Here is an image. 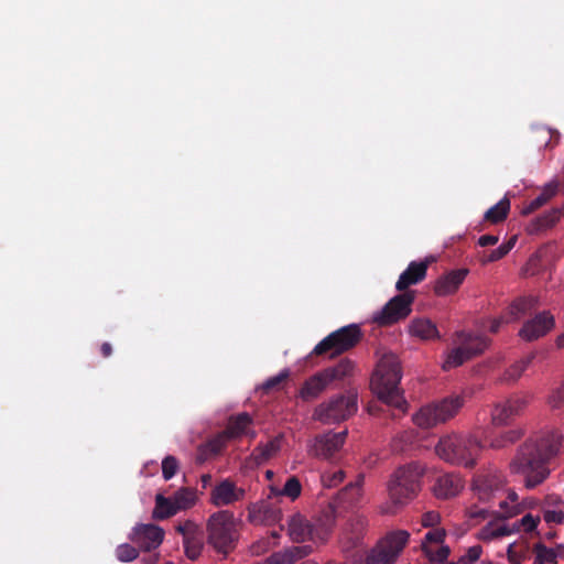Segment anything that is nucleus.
I'll list each match as a JSON object with an SVG mask.
<instances>
[{
	"label": "nucleus",
	"instance_id": "nucleus-47",
	"mask_svg": "<svg viewBox=\"0 0 564 564\" xmlns=\"http://www.w3.org/2000/svg\"><path fill=\"white\" fill-rule=\"evenodd\" d=\"M547 403L552 409H561L564 405V381L551 392Z\"/></svg>",
	"mask_w": 564,
	"mask_h": 564
},
{
	"label": "nucleus",
	"instance_id": "nucleus-41",
	"mask_svg": "<svg viewBox=\"0 0 564 564\" xmlns=\"http://www.w3.org/2000/svg\"><path fill=\"white\" fill-rule=\"evenodd\" d=\"M539 522H540L539 516L533 517L531 513H527L520 520H516L513 523H514L516 532L523 531V532L529 533V532H532L533 530H535Z\"/></svg>",
	"mask_w": 564,
	"mask_h": 564
},
{
	"label": "nucleus",
	"instance_id": "nucleus-27",
	"mask_svg": "<svg viewBox=\"0 0 564 564\" xmlns=\"http://www.w3.org/2000/svg\"><path fill=\"white\" fill-rule=\"evenodd\" d=\"M177 512L178 509L172 498H166L163 494L155 496V506L152 511V518L154 520H165L175 516Z\"/></svg>",
	"mask_w": 564,
	"mask_h": 564
},
{
	"label": "nucleus",
	"instance_id": "nucleus-50",
	"mask_svg": "<svg viewBox=\"0 0 564 564\" xmlns=\"http://www.w3.org/2000/svg\"><path fill=\"white\" fill-rule=\"evenodd\" d=\"M508 254V246L500 245L497 249L491 250L487 256L481 259L482 263L495 262Z\"/></svg>",
	"mask_w": 564,
	"mask_h": 564
},
{
	"label": "nucleus",
	"instance_id": "nucleus-3",
	"mask_svg": "<svg viewBox=\"0 0 564 564\" xmlns=\"http://www.w3.org/2000/svg\"><path fill=\"white\" fill-rule=\"evenodd\" d=\"M423 468L409 464L398 468L388 482L389 501L380 506L382 514H394L413 500L421 490Z\"/></svg>",
	"mask_w": 564,
	"mask_h": 564
},
{
	"label": "nucleus",
	"instance_id": "nucleus-40",
	"mask_svg": "<svg viewBox=\"0 0 564 564\" xmlns=\"http://www.w3.org/2000/svg\"><path fill=\"white\" fill-rule=\"evenodd\" d=\"M290 377V370L284 369L276 376H273L265 380L262 386L261 390L265 393H269L272 390H279L281 388V384L285 382Z\"/></svg>",
	"mask_w": 564,
	"mask_h": 564
},
{
	"label": "nucleus",
	"instance_id": "nucleus-29",
	"mask_svg": "<svg viewBox=\"0 0 564 564\" xmlns=\"http://www.w3.org/2000/svg\"><path fill=\"white\" fill-rule=\"evenodd\" d=\"M536 305V299L533 296H524L514 300L508 310L509 321H517L528 314Z\"/></svg>",
	"mask_w": 564,
	"mask_h": 564
},
{
	"label": "nucleus",
	"instance_id": "nucleus-30",
	"mask_svg": "<svg viewBox=\"0 0 564 564\" xmlns=\"http://www.w3.org/2000/svg\"><path fill=\"white\" fill-rule=\"evenodd\" d=\"M301 491H302V486H301L300 480L297 479V477L292 476V477L288 478V480L284 484L282 489L271 486L269 498L285 496V497H289L293 501L300 497Z\"/></svg>",
	"mask_w": 564,
	"mask_h": 564
},
{
	"label": "nucleus",
	"instance_id": "nucleus-26",
	"mask_svg": "<svg viewBox=\"0 0 564 564\" xmlns=\"http://www.w3.org/2000/svg\"><path fill=\"white\" fill-rule=\"evenodd\" d=\"M289 534L295 542H304L311 538L312 528L300 514L293 516L289 521Z\"/></svg>",
	"mask_w": 564,
	"mask_h": 564
},
{
	"label": "nucleus",
	"instance_id": "nucleus-25",
	"mask_svg": "<svg viewBox=\"0 0 564 564\" xmlns=\"http://www.w3.org/2000/svg\"><path fill=\"white\" fill-rule=\"evenodd\" d=\"M229 441L230 437L225 433V431L218 433L216 436L199 447L200 459H207L212 456L220 454Z\"/></svg>",
	"mask_w": 564,
	"mask_h": 564
},
{
	"label": "nucleus",
	"instance_id": "nucleus-35",
	"mask_svg": "<svg viewBox=\"0 0 564 564\" xmlns=\"http://www.w3.org/2000/svg\"><path fill=\"white\" fill-rule=\"evenodd\" d=\"M556 194V186L547 185L543 192L532 199L523 209L524 215L532 214L533 212L545 205Z\"/></svg>",
	"mask_w": 564,
	"mask_h": 564
},
{
	"label": "nucleus",
	"instance_id": "nucleus-19",
	"mask_svg": "<svg viewBox=\"0 0 564 564\" xmlns=\"http://www.w3.org/2000/svg\"><path fill=\"white\" fill-rule=\"evenodd\" d=\"M367 527L368 519L366 517L354 516L350 518L341 536L345 550H350L361 543Z\"/></svg>",
	"mask_w": 564,
	"mask_h": 564
},
{
	"label": "nucleus",
	"instance_id": "nucleus-5",
	"mask_svg": "<svg viewBox=\"0 0 564 564\" xmlns=\"http://www.w3.org/2000/svg\"><path fill=\"white\" fill-rule=\"evenodd\" d=\"M207 541L218 552L228 554L234 550L237 531L234 513L220 510L213 513L207 521Z\"/></svg>",
	"mask_w": 564,
	"mask_h": 564
},
{
	"label": "nucleus",
	"instance_id": "nucleus-45",
	"mask_svg": "<svg viewBox=\"0 0 564 564\" xmlns=\"http://www.w3.org/2000/svg\"><path fill=\"white\" fill-rule=\"evenodd\" d=\"M345 478V473L343 470L335 471H325L322 475V482L327 488H333L338 486Z\"/></svg>",
	"mask_w": 564,
	"mask_h": 564
},
{
	"label": "nucleus",
	"instance_id": "nucleus-22",
	"mask_svg": "<svg viewBox=\"0 0 564 564\" xmlns=\"http://www.w3.org/2000/svg\"><path fill=\"white\" fill-rule=\"evenodd\" d=\"M409 333L422 340H432L441 338L435 323L425 317H417L409 324Z\"/></svg>",
	"mask_w": 564,
	"mask_h": 564
},
{
	"label": "nucleus",
	"instance_id": "nucleus-51",
	"mask_svg": "<svg viewBox=\"0 0 564 564\" xmlns=\"http://www.w3.org/2000/svg\"><path fill=\"white\" fill-rule=\"evenodd\" d=\"M555 561V554L544 546H538V553L534 558V564L552 563Z\"/></svg>",
	"mask_w": 564,
	"mask_h": 564
},
{
	"label": "nucleus",
	"instance_id": "nucleus-46",
	"mask_svg": "<svg viewBox=\"0 0 564 564\" xmlns=\"http://www.w3.org/2000/svg\"><path fill=\"white\" fill-rule=\"evenodd\" d=\"M335 519H336V508H335V505L334 503H328V506L323 510V513H322V517H321V522H322V525L324 527V529L326 531H329L334 523H335Z\"/></svg>",
	"mask_w": 564,
	"mask_h": 564
},
{
	"label": "nucleus",
	"instance_id": "nucleus-31",
	"mask_svg": "<svg viewBox=\"0 0 564 564\" xmlns=\"http://www.w3.org/2000/svg\"><path fill=\"white\" fill-rule=\"evenodd\" d=\"M510 210V202L507 198H502L496 205L490 207L485 214V220L491 224H499L503 221Z\"/></svg>",
	"mask_w": 564,
	"mask_h": 564
},
{
	"label": "nucleus",
	"instance_id": "nucleus-62",
	"mask_svg": "<svg viewBox=\"0 0 564 564\" xmlns=\"http://www.w3.org/2000/svg\"><path fill=\"white\" fill-rule=\"evenodd\" d=\"M557 345H558L560 347H564V333H563L561 336H558V338H557Z\"/></svg>",
	"mask_w": 564,
	"mask_h": 564
},
{
	"label": "nucleus",
	"instance_id": "nucleus-54",
	"mask_svg": "<svg viewBox=\"0 0 564 564\" xmlns=\"http://www.w3.org/2000/svg\"><path fill=\"white\" fill-rule=\"evenodd\" d=\"M440 521V514L434 511H430L423 514V525L424 527H434Z\"/></svg>",
	"mask_w": 564,
	"mask_h": 564
},
{
	"label": "nucleus",
	"instance_id": "nucleus-28",
	"mask_svg": "<svg viewBox=\"0 0 564 564\" xmlns=\"http://www.w3.org/2000/svg\"><path fill=\"white\" fill-rule=\"evenodd\" d=\"M507 518H503L506 520ZM516 533L514 523L507 521L490 522L482 529V538L487 540L498 539Z\"/></svg>",
	"mask_w": 564,
	"mask_h": 564
},
{
	"label": "nucleus",
	"instance_id": "nucleus-42",
	"mask_svg": "<svg viewBox=\"0 0 564 564\" xmlns=\"http://www.w3.org/2000/svg\"><path fill=\"white\" fill-rule=\"evenodd\" d=\"M116 556L120 562H132L139 556V550L128 543L117 546Z\"/></svg>",
	"mask_w": 564,
	"mask_h": 564
},
{
	"label": "nucleus",
	"instance_id": "nucleus-20",
	"mask_svg": "<svg viewBox=\"0 0 564 564\" xmlns=\"http://www.w3.org/2000/svg\"><path fill=\"white\" fill-rule=\"evenodd\" d=\"M468 269L452 270L444 275L440 276L434 285V292L438 296H446L454 294L465 281Z\"/></svg>",
	"mask_w": 564,
	"mask_h": 564
},
{
	"label": "nucleus",
	"instance_id": "nucleus-57",
	"mask_svg": "<svg viewBox=\"0 0 564 564\" xmlns=\"http://www.w3.org/2000/svg\"><path fill=\"white\" fill-rule=\"evenodd\" d=\"M488 511L486 509H470L469 517L475 519H486Z\"/></svg>",
	"mask_w": 564,
	"mask_h": 564
},
{
	"label": "nucleus",
	"instance_id": "nucleus-2",
	"mask_svg": "<svg viewBox=\"0 0 564 564\" xmlns=\"http://www.w3.org/2000/svg\"><path fill=\"white\" fill-rule=\"evenodd\" d=\"M401 377L399 358L394 354H386L379 360L372 375L371 388L382 402L404 414L408 403L399 388Z\"/></svg>",
	"mask_w": 564,
	"mask_h": 564
},
{
	"label": "nucleus",
	"instance_id": "nucleus-64",
	"mask_svg": "<svg viewBox=\"0 0 564 564\" xmlns=\"http://www.w3.org/2000/svg\"><path fill=\"white\" fill-rule=\"evenodd\" d=\"M147 564H156V563H155L154 558L150 557Z\"/></svg>",
	"mask_w": 564,
	"mask_h": 564
},
{
	"label": "nucleus",
	"instance_id": "nucleus-1",
	"mask_svg": "<svg viewBox=\"0 0 564 564\" xmlns=\"http://www.w3.org/2000/svg\"><path fill=\"white\" fill-rule=\"evenodd\" d=\"M562 440L557 431H546L529 437L518 447L509 466L511 473L523 477L525 488L533 489L549 478L551 463L560 453Z\"/></svg>",
	"mask_w": 564,
	"mask_h": 564
},
{
	"label": "nucleus",
	"instance_id": "nucleus-38",
	"mask_svg": "<svg viewBox=\"0 0 564 564\" xmlns=\"http://www.w3.org/2000/svg\"><path fill=\"white\" fill-rule=\"evenodd\" d=\"M522 436V432L520 430H510L501 434L499 437L494 438L490 442V447L499 449L503 448L510 444L516 443Z\"/></svg>",
	"mask_w": 564,
	"mask_h": 564
},
{
	"label": "nucleus",
	"instance_id": "nucleus-33",
	"mask_svg": "<svg viewBox=\"0 0 564 564\" xmlns=\"http://www.w3.org/2000/svg\"><path fill=\"white\" fill-rule=\"evenodd\" d=\"M172 499L178 511H181L189 509L195 505L196 495L192 488L182 487L173 495Z\"/></svg>",
	"mask_w": 564,
	"mask_h": 564
},
{
	"label": "nucleus",
	"instance_id": "nucleus-12",
	"mask_svg": "<svg viewBox=\"0 0 564 564\" xmlns=\"http://www.w3.org/2000/svg\"><path fill=\"white\" fill-rule=\"evenodd\" d=\"M414 292H402L393 296L373 317L381 326H389L406 318L412 312Z\"/></svg>",
	"mask_w": 564,
	"mask_h": 564
},
{
	"label": "nucleus",
	"instance_id": "nucleus-17",
	"mask_svg": "<svg viewBox=\"0 0 564 564\" xmlns=\"http://www.w3.org/2000/svg\"><path fill=\"white\" fill-rule=\"evenodd\" d=\"M553 326V316L549 312H542L524 323L519 330V336L527 341H532L544 336Z\"/></svg>",
	"mask_w": 564,
	"mask_h": 564
},
{
	"label": "nucleus",
	"instance_id": "nucleus-15",
	"mask_svg": "<svg viewBox=\"0 0 564 564\" xmlns=\"http://www.w3.org/2000/svg\"><path fill=\"white\" fill-rule=\"evenodd\" d=\"M164 534V530L156 524L141 523L132 529L129 539L132 543L138 545L140 550L150 552L161 545Z\"/></svg>",
	"mask_w": 564,
	"mask_h": 564
},
{
	"label": "nucleus",
	"instance_id": "nucleus-11",
	"mask_svg": "<svg viewBox=\"0 0 564 564\" xmlns=\"http://www.w3.org/2000/svg\"><path fill=\"white\" fill-rule=\"evenodd\" d=\"M410 534L405 530H397L388 533L370 551L366 564H394L399 554L409 541Z\"/></svg>",
	"mask_w": 564,
	"mask_h": 564
},
{
	"label": "nucleus",
	"instance_id": "nucleus-37",
	"mask_svg": "<svg viewBox=\"0 0 564 564\" xmlns=\"http://www.w3.org/2000/svg\"><path fill=\"white\" fill-rule=\"evenodd\" d=\"M514 416L513 413L509 410L508 401H503L497 403L491 411V421L495 425H503L507 424L508 421Z\"/></svg>",
	"mask_w": 564,
	"mask_h": 564
},
{
	"label": "nucleus",
	"instance_id": "nucleus-56",
	"mask_svg": "<svg viewBox=\"0 0 564 564\" xmlns=\"http://www.w3.org/2000/svg\"><path fill=\"white\" fill-rule=\"evenodd\" d=\"M562 503H563L562 500L557 496L550 495V496H546V498L544 500L543 508L549 509V508L553 507L554 509H558L557 507L561 506Z\"/></svg>",
	"mask_w": 564,
	"mask_h": 564
},
{
	"label": "nucleus",
	"instance_id": "nucleus-4",
	"mask_svg": "<svg viewBox=\"0 0 564 564\" xmlns=\"http://www.w3.org/2000/svg\"><path fill=\"white\" fill-rule=\"evenodd\" d=\"M482 449L480 441L474 435L452 434L442 437L435 452L443 460L465 467H474Z\"/></svg>",
	"mask_w": 564,
	"mask_h": 564
},
{
	"label": "nucleus",
	"instance_id": "nucleus-23",
	"mask_svg": "<svg viewBox=\"0 0 564 564\" xmlns=\"http://www.w3.org/2000/svg\"><path fill=\"white\" fill-rule=\"evenodd\" d=\"M282 440H283V435L280 434V435H276L273 438H271L265 444H262V443L258 444L251 454L256 464L262 465V464L267 463L269 459H271L272 457H274L281 449Z\"/></svg>",
	"mask_w": 564,
	"mask_h": 564
},
{
	"label": "nucleus",
	"instance_id": "nucleus-7",
	"mask_svg": "<svg viewBox=\"0 0 564 564\" xmlns=\"http://www.w3.org/2000/svg\"><path fill=\"white\" fill-rule=\"evenodd\" d=\"M354 368L351 360L348 358L340 359L337 365L325 368L305 380L300 390V397L304 401L316 399L330 383L350 377Z\"/></svg>",
	"mask_w": 564,
	"mask_h": 564
},
{
	"label": "nucleus",
	"instance_id": "nucleus-44",
	"mask_svg": "<svg viewBox=\"0 0 564 564\" xmlns=\"http://www.w3.org/2000/svg\"><path fill=\"white\" fill-rule=\"evenodd\" d=\"M178 462L177 459L169 455L162 462V475L165 480H170L177 471Z\"/></svg>",
	"mask_w": 564,
	"mask_h": 564
},
{
	"label": "nucleus",
	"instance_id": "nucleus-48",
	"mask_svg": "<svg viewBox=\"0 0 564 564\" xmlns=\"http://www.w3.org/2000/svg\"><path fill=\"white\" fill-rule=\"evenodd\" d=\"M543 518L546 523L561 524L564 522V511L562 509L543 508Z\"/></svg>",
	"mask_w": 564,
	"mask_h": 564
},
{
	"label": "nucleus",
	"instance_id": "nucleus-13",
	"mask_svg": "<svg viewBox=\"0 0 564 564\" xmlns=\"http://www.w3.org/2000/svg\"><path fill=\"white\" fill-rule=\"evenodd\" d=\"M347 437V431L333 432L318 434L314 437L310 447V453L322 459L330 460L341 449Z\"/></svg>",
	"mask_w": 564,
	"mask_h": 564
},
{
	"label": "nucleus",
	"instance_id": "nucleus-53",
	"mask_svg": "<svg viewBox=\"0 0 564 564\" xmlns=\"http://www.w3.org/2000/svg\"><path fill=\"white\" fill-rule=\"evenodd\" d=\"M445 538V531L443 529H434L425 534V540L433 543H442Z\"/></svg>",
	"mask_w": 564,
	"mask_h": 564
},
{
	"label": "nucleus",
	"instance_id": "nucleus-9",
	"mask_svg": "<svg viewBox=\"0 0 564 564\" xmlns=\"http://www.w3.org/2000/svg\"><path fill=\"white\" fill-rule=\"evenodd\" d=\"M464 399L460 395H451L440 402L422 406L412 417L413 423L421 429H431L438 423L452 419L463 406Z\"/></svg>",
	"mask_w": 564,
	"mask_h": 564
},
{
	"label": "nucleus",
	"instance_id": "nucleus-16",
	"mask_svg": "<svg viewBox=\"0 0 564 564\" xmlns=\"http://www.w3.org/2000/svg\"><path fill=\"white\" fill-rule=\"evenodd\" d=\"M246 490L237 487L230 479H224L216 485L210 494V501L214 506H229L245 498Z\"/></svg>",
	"mask_w": 564,
	"mask_h": 564
},
{
	"label": "nucleus",
	"instance_id": "nucleus-43",
	"mask_svg": "<svg viewBox=\"0 0 564 564\" xmlns=\"http://www.w3.org/2000/svg\"><path fill=\"white\" fill-rule=\"evenodd\" d=\"M530 399V394L510 397L509 399H507L509 403V410L513 413L514 416L519 415L528 405Z\"/></svg>",
	"mask_w": 564,
	"mask_h": 564
},
{
	"label": "nucleus",
	"instance_id": "nucleus-24",
	"mask_svg": "<svg viewBox=\"0 0 564 564\" xmlns=\"http://www.w3.org/2000/svg\"><path fill=\"white\" fill-rule=\"evenodd\" d=\"M252 424V417L243 412L235 416H230L225 433L232 438L248 434V427Z\"/></svg>",
	"mask_w": 564,
	"mask_h": 564
},
{
	"label": "nucleus",
	"instance_id": "nucleus-8",
	"mask_svg": "<svg viewBox=\"0 0 564 564\" xmlns=\"http://www.w3.org/2000/svg\"><path fill=\"white\" fill-rule=\"evenodd\" d=\"M361 338L362 333L359 325L349 324L332 332L322 339L314 347L313 354L316 356L328 355L329 358H334L356 347Z\"/></svg>",
	"mask_w": 564,
	"mask_h": 564
},
{
	"label": "nucleus",
	"instance_id": "nucleus-52",
	"mask_svg": "<svg viewBox=\"0 0 564 564\" xmlns=\"http://www.w3.org/2000/svg\"><path fill=\"white\" fill-rule=\"evenodd\" d=\"M449 553L451 550L447 545H442L434 552L427 551L430 560L435 563H444L447 560Z\"/></svg>",
	"mask_w": 564,
	"mask_h": 564
},
{
	"label": "nucleus",
	"instance_id": "nucleus-55",
	"mask_svg": "<svg viewBox=\"0 0 564 564\" xmlns=\"http://www.w3.org/2000/svg\"><path fill=\"white\" fill-rule=\"evenodd\" d=\"M498 240H499L498 236L484 235V236L479 237L478 245L481 247L494 246L498 242Z\"/></svg>",
	"mask_w": 564,
	"mask_h": 564
},
{
	"label": "nucleus",
	"instance_id": "nucleus-21",
	"mask_svg": "<svg viewBox=\"0 0 564 564\" xmlns=\"http://www.w3.org/2000/svg\"><path fill=\"white\" fill-rule=\"evenodd\" d=\"M463 488V479L455 474H445L437 478L433 490L437 498L448 499L458 495Z\"/></svg>",
	"mask_w": 564,
	"mask_h": 564
},
{
	"label": "nucleus",
	"instance_id": "nucleus-36",
	"mask_svg": "<svg viewBox=\"0 0 564 564\" xmlns=\"http://www.w3.org/2000/svg\"><path fill=\"white\" fill-rule=\"evenodd\" d=\"M518 495L514 491L508 494V500L499 502L502 518H512L523 510V506L518 503Z\"/></svg>",
	"mask_w": 564,
	"mask_h": 564
},
{
	"label": "nucleus",
	"instance_id": "nucleus-39",
	"mask_svg": "<svg viewBox=\"0 0 564 564\" xmlns=\"http://www.w3.org/2000/svg\"><path fill=\"white\" fill-rule=\"evenodd\" d=\"M564 215L563 208H553L550 212L543 214L542 216L536 218V224L539 228H550L554 226L560 218Z\"/></svg>",
	"mask_w": 564,
	"mask_h": 564
},
{
	"label": "nucleus",
	"instance_id": "nucleus-61",
	"mask_svg": "<svg viewBox=\"0 0 564 564\" xmlns=\"http://www.w3.org/2000/svg\"><path fill=\"white\" fill-rule=\"evenodd\" d=\"M517 241V237H512L509 241L502 243V246H508V253L511 251V249L514 247Z\"/></svg>",
	"mask_w": 564,
	"mask_h": 564
},
{
	"label": "nucleus",
	"instance_id": "nucleus-49",
	"mask_svg": "<svg viewBox=\"0 0 564 564\" xmlns=\"http://www.w3.org/2000/svg\"><path fill=\"white\" fill-rule=\"evenodd\" d=\"M482 549L480 545L470 546L467 552L459 557L460 564H473L479 560Z\"/></svg>",
	"mask_w": 564,
	"mask_h": 564
},
{
	"label": "nucleus",
	"instance_id": "nucleus-14",
	"mask_svg": "<svg viewBox=\"0 0 564 564\" xmlns=\"http://www.w3.org/2000/svg\"><path fill=\"white\" fill-rule=\"evenodd\" d=\"M175 530L183 536L185 554L189 560H196L202 554L204 547V531L202 527L192 520L180 522Z\"/></svg>",
	"mask_w": 564,
	"mask_h": 564
},
{
	"label": "nucleus",
	"instance_id": "nucleus-63",
	"mask_svg": "<svg viewBox=\"0 0 564 564\" xmlns=\"http://www.w3.org/2000/svg\"><path fill=\"white\" fill-rule=\"evenodd\" d=\"M265 476H267L268 479H271L273 477V471L272 470H267Z\"/></svg>",
	"mask_w": 564,
	"mask_h": 564
},
{
	"label": "nucleus",
	"instance_id": "nucleus-60",
	"mask_svg": "<svg viewBox=\"0 0 564 564\" xmlns=\"http://www.w3.org/2000/svg\"><path fill=\"white\" fill-rule=\"evenodd\" d=\"M200 481H202L203 488H206L212 482V476L209 474H204L200 477Z\"/></svg>",
	"mask_w": 564,
	"mask_h": 564
},
{
	"label": "nucleus",
	"instance_id": "nucleus-34",
	"mask_svg": "<svg viewBox=\"0 0 564 564\" xmlns=\"http://www.w3.org/2000/svg\"><path fill=\"white\" fill-rule=\"evenodd\" d=\"M364 477L359 476L358 480L350 482L339 492V500L350 505L356 503L361 497V485Z\"/></svg>",
	"mask_w": 564,
	"mask_h": 564
},
{
	"label": "nucleus",
	"instance_id": "nucleus-18",
	"mask_svg": "<svg viewBox=\"0 0 564 564\" xmlns=\"http://www.w3.org/2000/svg\"><path fill=\"white\" fill-rule=\"evenodd\" d=\"M430 263L431 261L429 259L410 262L408 268L400 274L395 283V289L399 292H408L409 286L422 282L426 278Z\"/></svg>",
	"mask_w": 564,
	"mask_h": 564
},
{
	"label": "nucleus",
	"instance_id": "nucleus-6",
	"mask_svg": "<svg viewBox=\"0 0 564 564\" xmlns=\"http://www.w3.org/2000/svg\"><path fill=\"white\" fill-rule=\"evenodd\" d=\"M453 343L455 347L448 352L443 364L444 370L462 366L465 361L482 354L490 340L482 335H475L465 330L456 332Z\"/></svg>",
	"mask_w": 564,
	"mask_h": 564
},
{
	"label": "nucleus",
	"instance_id": "nucleus-10",
	"mask_svg": "<svg viewBox=\"0 0 564 564\" xmlns=\"http://www.w3.org/2000/svg\"><path fill=\"white\" fill-rule=\"evenodd\" d=\"M356 411L357 395L339 394L321 403L314 411V417L324 424H333L347 420Z\"/></svg>",
	"mask_w": 564,
	"mask_h": 564
},
{
	"label": "nucleus",
	"instance_id": "nucleus-59",
	"mask_svg": "<svg viewBox=\"0 0 564 564\" xmlns=\"http://www.w3.org/2000/svg\"><path fill=\"white\" fill-rule=\"evenodd\" d=\"M100 352H101V356L105 358L110 357L112 354V346L109 343H104L100 346Z\"/></svg>",
	"mask_w": 564,
	"mask_h": 564
},
{
	"label": "nucleus",
	"instance_id": "nucleus-32",
	"mask_svg": "<svg viewBox=\"0 0 564 564\" xmlns=\"http://www.w3.org/2000/svg\"><path fill=\"white\" fill-rule=\"evenodd\" d=\"M535 358V352L529 354L527 357L511 365L505 372L506 381H517Z\"/></svg>",
	"mask_w": 564,
	"mask_h": 564
},
{
	"label": "nucleus",
	"instance_id": "nucleus-58",
	"mask_svg": "<svg viewBox=\"0 0 564 564\" xmlns=\"http://www.w3.org/2000/svg\"><path fill=\"white\" fill-rule=\"evenodd\" d=\"M506 321L502 318V317H499V318H495L491 321V324H490V327H489V330L492 333V334H496L499 332L501 325L505 323Z\"/></svg>",
	"mask_w": 564,
	"mask_h": 564
}]
</instances>
